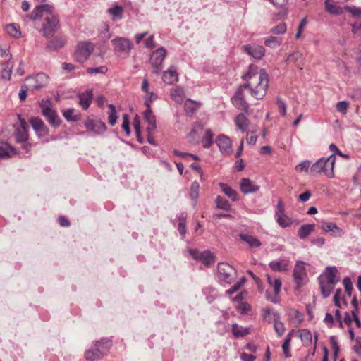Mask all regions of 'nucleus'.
<instances>
[{"mask_svg":"<svg viewBox=\"0 0 361 361\" xmlns=\"http://www.w3.org/2000/svg\"><path fill=\"white\" fill-rule=\"evenodd\" d=\"M31 19H43V33L46 37H50L58 29L59 19L53 12V7L49 4L39 5L32 12Z\"/></svg>","mask_w":361,"mask_h":361,"instance_id":"obj_1","label":"nucleus"},{"mask_svg":"<svg viewBox=\"0 0 361 361\" xmlns=\"http://www.w3.org/2000/svg\"><path fill=\"white\" fill-rule=\"evenodd\" d=\"M243 85L245 88H248L252 97L257 99H262L266 94L269 78L264 70H259V75H254L252 78L246 80Z\"/></svg>","mask_w":361,"mask_h":361,"instance_id":"obj_2","label":"nucleus"},{"mask_svg":"<svg viewBox=\"0 0 361 361\" xmlns=\"http://www.w3.org/2000/svg\"><path fill=\"white\" fill-rule=\"evenodd\" d=\"M111 346V340L103 338L95 341L94 345L85 352V357L89 361L98 360L107 355Z\"/></svg>","mask_w":361,"mask_h":361,"instance_id":"obj_3","label":"nucleus"},{"mask_svg":"<svg viewBox=\"0 0 361 361\" xmlns=\"http://www.w3.org/2000/svg\"><path fill=\"white\" fill-rule=\"evenodd\" d=\"M335 161L336 157L334 154H331L328 157H322L312 165L310 173L313 174L323 173L328 178H334Z\"/></svg>","mask_w":361,"mask_h":361,"instance_id":"obj_4","label":"nucleus"},{"mask_svg":"<svg viewBox=\"0 0 361 361\" xmlns=\"http://www.w3.org/2000/svg\"><path fill=\"white\" fill-rule=\"evenodd\" d=\"M337 272H322L318 277L321 293L324 298H328L336 284L339 281L340 277Z\"/></svg>","mask_w":361,"mask_h":361,"instance_id":"obj_5","label":"nucleus"},{"mask_svg":"<svg viewBox=\"0 0 361 361\" xmlns=\"http://www.w3.org/2000/svg\"><path fill=\"white\" fill-rule=\"evenodd\" d=\"M18 117L20 121V125L13 126L15 128L14 137L17 142H24L23 147L26 152H28L30 145L25 142L28 139L27 125L25 119L22 118L21 115L18 114Z\"/></svg>","mask_w":361,"mask_h":361,"instance_id":"obj_6","label":"nucleus"},{"mask_svg":"<svg viewBox=\"0 0 361 361\" xmlns=\"http://www.w3.org/2000/svg\"><path fill=\"white\" fill-rule=\"evenodd\" d=\"M39 105L42 109V114L46 118L50 125L57 127L61 123V120L56 111L50 107V99H42L39 102Z\"/></svg>","mask_w":361,"mask_h":361,"instance_id":"obj_7","label":"nucleus"},{"mask_svg":"<svg viewBox=\"0 0 361 361\" xmlns=\"http://www.w3.org/2000/svg\"><path fill=\"white\" fill-rule=\"evenodd\" d=\"M49 82V77L44 73H39L35 75L27 77L25 80L24 87L30 89V91H35L44 87Z\"/></svg>","mask_w":361,"mask_h":361,"instance_id":"obj_8","label":"nucleus"},{"mask_svg":"<svg viewBox=\"0 0 361 361\" xmlns=\"http://www.w3.org/2000/svg\"><path fill=\"white\" fill-rule=\"evenodd\" d=\"M94 49V45L90 42H80L78 44L74 54L75 60L84 63Z\"/></svg>","mask_w":361,"mask_h":361,"instance_id":"obj_9","label":"nucleus"},{"mask_svg":"<svg viewBox=\"0 0 361 361\" xmlns=\"http://www.w3.org/2000/svg\"><path fill=\"white\" fill-rule=\"evenodd\" d=\"M166 56V50L164 47H159L154 51L150 56L149 62L153 68V73L159 75L163 68V61Z\"/></svg>","mask_w":361,"mask_h":361,"instance_id":"obj_10","label":"nucleus"},{"mask_svg":"<svg viewBox=\"0 0 361 361\" xmlns=\"http://www.w3.org/2000/svg\"><path fill=\"white\" fill-rule=\"evenodd\" d=\"M188 252L193 259L201 261L207 267L214 262V256L209 250L200 252L197 249H190Z\"/></svg>","mask_w":361,"mask_h":361,"instance_id":"obj_11","label":"nucleus"},{"mask_svg":"<svg viewBox=\"0 0 361 361\" xmlns=\"http://www.w3.org/2000/svg\"><path fill=\"white\" fill-rule=\"evenodd\" d=\"M115 50L120 52L129 53L133 48V43L128 38L116 37L111 40Z\"/></svg>","mask_w":361,"mask_h":361,"instance_id":"obj_12","label":"nucleus"},{"mask_svg":"<svg viewBox=\"0 0 361 361\" xmlns=\"http://www.w3.org/2000/svg\"><path fill=\"white\" fill-rule=\"evenodd\" d=\"M269 284L273 286L274 292V298H272L269 290L266 291L265 295L268 300L276 304L278 300L275 298L279 295L281 288V281L279 278L272 279L269 274L267 275Z\"/></svg>","mask_w":361,"mask_h":361,"instance_id":"obj_13","label":"nucleus"},{"mask_svg":"<svg viewBox=\"0 0 361 361\" xmlns=\"http://www.w3.org/2000/svg\"><path fill=\"white\" fill-rule=\"evenodd\" d=\"M243 50L255 59H261L265 54V49L261 45L246 44L243 47Z\"/></svg>","mask_w":361,"mask_h":361,"instance_id":"obj_14","label":"nucleus"},{"mask_svg":"<svg viewBox=\"0 0 361 361\" xmlns=\"http://www.w3.org/2000/svg\"><path fill=\"white\" fill-rule=\"evenodd\" d=\"M30 123L37 134L39 136L47 135L49 133L48 128L46 127L44 121L39 117H32Z\"/></svg>","mask_w":361,"mask_h":361,"instance_id":"obj_15","label":"nucleus"},{"mask_svg":"<svg viewBox=\"0 0 361 361\" xmlns=\"http://www.w3.org/2000/svg\"><path fill=\"white\" fill-rule=\"evenodd\" d=\"M216 142L223 154L228 155L231 153V140L228 137L221 135L217 137Z\"/></svg>","mask_w":361,"mask_h":361,"instance_id":"obj_16","label":"nucleus"},{"mask_svg":"<svg viewBox=\"0 0 361 361\" xmlns=\"http://www.w3.org/2000/svg\"><path fill=\"white\" fill-rule=\"evenodd\" d=\"M85 126L89 130L97 134H101L106 130V124L102 121L87 120Z\"/></svg>","mask_w":361,"mask_h":361,"instance_id":"obj_17","label":"nucleus"},{"mask_svg":"<svg viewBox=\"0 0 361 361\" xmlns=\"http://www.w3.org/2000/svg\"><path fill=\"white\" fill-rule=\"evenodd\" d=\"M236 272H216L215 275L216 280L222 286L231 284L235 279Z\"/></svg>","mask_w":361,"mask_h":361,"instance_id":"obj_18","label":"nucleus"},{"mask_svg":"<svg viewBox=\"0 0 361 361\" xmlns=\"http://www.w3.org/2000/svg\"><path fill=\"white\" fill-rule=\"evenodd\" d=\"M144 118L147 122V131L149 135L157 128L156 118L153 114L151 107H147L144 112Z\"/></svg>","mask_w":361,"mask_h":361,"instance_id":"obj_19","label":"nucleus"},{"mask_svg":"<svg viewBox=\"0 0 361 361\" xmlns=\"http://www.w3.org/2000/svg\"><path fill=\"white\" fill-rule=\"evenodd\" d=\"M240 190L243 193L248 194L257 192L259 190V187L249 178H243L241 179Z\"/></svg>","mask_w":361,"mask_h":361,"instance_id":"obj_20","label":"nucleus"},{"mask_svg":"<svg viewBox=\"0 0 361 361\" xmlns=\"http://www.w3.org/2000/svg\"><path fill=\"white\" fill-rule=\"evenodd\" d=\"M322 229L325 232H331L335 237H341L344 234V231L333 222H324Z\"/></svg>","mask_w":361,"mask_h":361,"instance_id":"obj_21","label":"nucleus"},{"mask_svg":"<svg viewBox=\"0 0 361 361\" xmlns=\"http://www.w3.org/2000/svg\"><path fill=\"white\" fill-rule=\"evenodd\" d=\"M92 95L93 94L91 90H87L78 95L79 104L83 109H87L89 108L92 99Z\"/></svg>","mask_w":361,"mask_h":361,"instance_id":"obj_22","label":"nucleus"},{"mask_svg":"<svg viewBox=\"0 0 361 361\" xmlns=\"http://www.w3.org/2000/svg\"><path fill=\"white\" fill-rule=\"evenodd\" d=\"M293 279L297 290H299L308 282L307 272H293Z\"/></svg>","mask_w":361,"mask_h":361,"instance_id":"obj_23","label":"nucleus"},{"mask_svg":"<svg viewBox=\"0 0 361 361\" xmlns=\"http://www.w3.org/2000/svg\"><path fill=\"white\" fill-rule=\"evenodd\" d=\"M231 331L234 337L240 338L249 334L250 329L240 326L238 324L235 323L231 326Z\"/></svg>","mask_w":361,"mask_h":361,"instance_id":"obj_24","label":"nucleus"},{"mask_svg":"<svg viewBox=\"0 0 361 361\" xmlns=\"http://www.w3.org/2000/svg\"><path fill=\"white\" fill-rule=\"evenodd\" d=\"M221 191L229 198L231 199L232 201L235 202L238 200V195L235 190H234L232 188L224 183H219V184Z\"/></svg>","mask_w":361,"mask_h":361,"instance_id":"obj_25","label":"nucleus"},{"mask_svg":"<svg viewBox=\"0 0 361 361\" xmlns=\"http://www.w3.org/2000/svg\"><path fill=\"white\" fill-rule=\"evenodd\" d=\"M235 123L238 128L244 133L247 130L249 121L245 114H240L235 118Z\"/></svg>","mask_w":361,"mask_h":361,"instance_id":"obj_26","label":"nucleus"},{"mask_svg":"<svg viewBox=\"0 0 361 361\" xmlns=\"http://www.w3.org/2000/svg\"><path fill=\"white\" fill-rule=\"evenodd\" d=\"M331 0H325V10L331 15H341L343 13L342 8L334 3L331 2Z\"/></svg>","mask_w":361,"mask_h":361,"instance_id":"obj_27","label":"nucleus"},{"mask_svg":"<svg viewBox=\"0 0 361 361\" xmlns=\"http://www.w3.org/2000/svg\"><path fill=\"white\" fill-rule=\"evenodd\" d=\"M239 237L240 240L248 244L250 247H258L262 245L260 241L252 235L241 233L239 235Z\"/></svg>","mask_w":361,"mask_h":361,"instance_id":"obj_28","label":"nucleus"},{"mask_svg":"<svg viewBox=\"0 0 361 361\" xmlns=\"http://www.w3.org/2000/svg\"><path fill=\"white\" fill-rule=\"evenodd\" d=\"M314 224L301 226L298 232L299 238L301 239L306 238L314 231Z\"/></svg>","mask_w":361,"mask_h":361,"instance_id":"obj_29","label":"nucleus"},{"mask_svg":"<svg viewBox=\"0 0 361 361\" xmlns=\"http://www.w3.org/2000/svg\"><path fill=\"white\" fill-rule=\"evenodd\" d=\"M9 151L13 152V154H16V149L9 145L8 143H3L0 145V159H5L10 157Z\"/></svg>","mask_w":361,"mask_h":361,"instance_id":"obj_30","label":"nucleus"},{"mask_svg":"<svg viewBox=\"0 0 361 361\" xmlns=\"http://www.w3.org/2000/svg\"><path fill=\"white\" fill-rule=\"evenodd\" d=\"M13 62L8 60L4 64V68L1 70V78L6 80L11 79L12 73Z\"/></svg>","mask_w":361,"mask_h":361,"instance_id":"obj_31","label":"nucleus"},{"mask_svg":"<svg viewBox=\"0 0 361 361\" xmlns=\"http://www.w3.org/2000/svg\"><path fill=\"white\" fill-rule=\"evenodd\" d=\"M263 317L268 321L276 320L281 318V314L274 308H267L264 310Z\"/></svg>","mask_w":361,"mask_h":361,"instance_id":"obj_32","label":"nucleus"},{"mask_svg":"<svg viewBox=\"0 0 361 361\" xmlns=\"http://www.w3.org/2000/svg\"><path fill=\"white\" fill-rule=\"evenodd\" d=\"M215 203H216V207L220 209L230 211L231 209V205L228 202V201L220 195H218L216 197V198L215 200Z\"/></svg>","mask_w":361,"mask_h":361,"instance_id":"obj_33","label":"nucleus"},{"mask_svg":"<svg viewBox=\"0 0 361 361\" xmlns=\"http://www.w3.org/2000/svg\"><path fill=\"white\" fill-rule=\"evenodd\" d=\"M214 142V134L210 129H207L202 139V146L208 149Z\"/></svg>","mask_w":361,"mask_h":361,"instance_id":"obj_34","label":"nucleus"},{"mask_svg":"<svg viewBox=\"0 0 361 361\" xmlns=\"http://www.w3.org/2000/svg\"><path fill=\"white\" fill-rule=\"evenodd\" d=\"M163 80L167 84H171L178 80V75L175 71L168 70L163 73Z\"/></svg>","mask_w":361,"mask_h":361,"instance_id":"obj_35","label":"nucleus"},{"mask_svg":"<svg viewBox=\"0 0 361 361\" xmlns=\"http://www.w3.org/2000/svg\"><path fill=\"white\" fill-rule=\"evenodd\" d=\"M108 13L112 16L113 20H117L123 18V9L121 6L116 5L108 9Z\"/></svg>","mask_w":361,"mask_h":361,"instance_id":"obj_36","label":"nucleus"},{"mask_svg":"<svg viewBox=\"0 0 361 361\" xmlns=\"http://www.w3.org/2000/svg\"><path fill=\"white\" fill-rule=\"evenodd\" d=\"M300 337L304 345L307 346L312 343V336L311 332L306 329L300 331Z\"/></svg>","mask_w":361,"mask_h":361,"instance_id":"obj_37","label":"nucleus"},{"mask_svg":"<svg viewBox=\"0 0 361 361\" xmlns=\"http://www.w3.org/2000/svg\"><path fill=\"white\" fill-rule=\"evenodd\" d=\"M281 43L282 39L281 37H279L271 36L264 40L265 46L272 49L280 46Z\"/></svg>","mask_w":361,"mask_h":361,"instance_id":"obj_38","label":"nucleus"},{"mask_svg":"<svg viewBox=\"0 0 361 361\" xmlns=\"http://www.w3.org/2000/svg\"><path fill=\"white\" fill-rule=\"evenodd\" d=\"M302 55L300 52H299L298 51H294L293 53L290 54L288 57V61L293 62L296 66H298L300 68H302L301 66L302 65Z\"/></svg>","mask_w":361,"mask_h":361,"instance_id":"obj_39","label":"nucleus"},{"mask_svg":"<svg viewBox=\"0 0 361 361\" xmlns=\"http://www.w3.org/2000/svg\"><path fill=\"white\" fill-rule=\"evenodd\" d=\"M108 106L109 109L108 121L111 126H114L116 123V121L118 118L116 107L112 104H109Z\"/></svg>","mask_w":361,"mask_h":361,"instance_id":"obj_40","label":"nucleus"},{"mask_svg":"<svg viewBox=\"0 0 361 361\" xmlns=\"http://www.w3.org/2000/svg\"><path fill=\"white\" fill-rule=\"evenodd\" d=\"M6 32L14 38H19L21 32L18 29V26L15 24H10L6 27Z\"/></svg>","mask_w":361,"mask_h":361,"instance_id":"obj_41","label":"nucleus"},{"mask_svg":"<svg viewBox=\"0 0 361 361\" xmlns=\"http://www.w3.org/2000/svg\"><path fill=\"white\" fill-rule=\"evenodd\" d=\"M233 104L238 109L243 110L245 112H247L249 105L246 102L245 99H238L236 98H232Z\"/></svg>","mask_w":361,"mask_h":361,"instance_id":"obj_42","label":"nucleus"},{"mask_svg":"<svg viewBox=\"0 0 361 361\" xmlns=\"http://www.w3.org/2000/svg\"><path fill=\"white\" fill-rule=\"evenodd\" d=\"M199 188L200 185L197 181L192 183L190 186V197L194 200V205L196 204L197 200L199 197Z\"/></svg>","mask_w":361,"mask_h":361,"instance_id":"obj_43","label":"nucleus"},{"mask_svg":"<svg viewBox=\"0 0 361 361\" xmlns=\"http://www.w3.org/2000/svg\"><path fill=\"white\" fill-rule=\"evenodd\" d=\"M197 103L192 99H188L185 102L184 108L188 115L192 114L197 109Z\"/></svg>","mask_w":361,"mask_h":361,"instance_id":"obj_44","label":"nucleus"},{"mask_svg":"<svg viewBox=\"0 0 361 361\" xmlns=\"http://www.w3.org/2000/svg\"><path fill=\"white\" fill-rule=\"evenodd\" d=\"M183 90L179 87L173 88L171 90V96L172 99L178 103L183 102Z\"/></svg>","mask_w":361,"mask_h":361,"instance_id":"obj_45","label":"nucleus"},{"mask_svg":"<svg viewBox=\"0 0 361 361\" xmlns=\"http://www.w3.org/2000/svg\"><path fill=\"white\" fill-rule=\"evenodd\" d=\"M259 75V70L258 68L255 66L251 65L250 66L248 72L242 76V79L243 80H246L248 79L252 78L254 75Z\"/></svg>","mask_w":361,"mask_h":361,"instance_id":"obj_46","label":"nucleus"},{"mask_svg":"<svg viewBox=\"0 0 361 361\" xmlns=\"http://www.w3.org/2000/svg\"><path fill=\"white\" fill-rule=\"evenodd\" d=\"M285 215H286V213H285V209H284L283 202L281 200H279L277 203L276 210L275 212L276 221H277L278 219H280Z\"/></svg>","mask_w":361,"mask_h":361,"instance_id":"obj_47","label":"nucleus"},{"mask_svg":"<svg viewBox=\"0 0 361 361\" xmlns=\"http://www.w3.org/2000/svg\"><path fill=\"white\" fill-rule=\"evenodd\" d=\"M274 322V328L277 334V336L281 337L285 331V326L283 322L280 321V319L273 321Z\"/></svg>","mask_w":361,"mask_h":361,"instance_id":"obj_48","label":"nucleus"},{"mask_svg":"<svg viewBox=\"0 0 361 361\" xmlns=\"http://www.w3.org/2000/svg\"><path fill=\"white\" fill-rule=\"evenodd\" d=\"M276 222L281 227L287 228L293 224V220L286 214L280 219H278Z\"/></svg>","mask_w":361,"mask_h":361,"instance_id":"obj_49","label":"nucleus"},{"mask_svg":"<svg viewBox=\"0 0 361 361\" xmlns=\"http://www.w3.org/2000/svg\"><path fill=\"white\" fill-rule=\"evenodd\" d=\"M107 67L102 66L100 67H96V68H88L87 69V72L89 74H97V73H102L104 74L107 72Z\"/></svg>","mask_w":361,"mask_h":361,"instance_id":"obj_50","label":"nucleus"},{"mask_svg":"<svg viewBox=\"0 0 361 361\" xmlns=\"http://www.w3.org/2000/svg\"><path fill=\"white\" fill-rule=\"evenodd\" d=\"M286 31V25L284 23H280L274 27L271 30V32L274 34L281 35L285 33Z\"/></svg>","mask_w":361,"mask_h":361,"instance_id":"obj_51","label":"nucleus"},{"mask_svg":"<svg viewBox=\"0 0 361 361\" xmlns=\"http://www.w3.org/2000/svg\"><path fill=\"white\" fill-rule=\"evenodd\" d=\"M276 104L279 106L280 114L282 116H285L286 115V109H287L286 102L283 100H282L281 98L277 97L276 98Z\"/></svg>","mask_w":361,"mask_h":361,"instance_id":"obj_52","label":"nucleus"},{"mask_svg":"<svg viewBox=\"0 0 361 361\" xmlns=\"http://www.w3.org/2000/svg\"><path fill=\"white\" fill-rule=\"evenodd\" d=\"M343 283L347 294L350 296L353 288L350 279L348 277L344 278L343 280Z\"/></svg>","mask_w":361,"mask_h":361,"instance_id":"obj_53","label":"nucleus"},{"mask_svg":"<svg viewBox=\"0 0 361 361\" xmlns=\"http://www.w3.org/2000/svg\"><path fill=\"white\" fill-rule=\"evenodd\" d=\"M63 46V42L62 39L60 38L54 39L48 44V47L53 48L54 49H59L61 48Z\"/></svg>","mask_w":361,"mask_h":361,"instance_id":"obj_54","label":"nucleus"},{"mask_svg":"<svg viewBox=\"0 0 361 361\" xmlns=\"http://www.w3.org/2000/svg\"><path fill=\"white\" fill-rule=\"evenodd\" d=\"M345 10L347 11L350 12V13H352V15L354 17H357V18L361 17V8H357L354 6H346Z\"/></svg>","mask_w":361,"mask_h":361,"instance_id":"obj_55","label":"nucleus"},{"mask_svg":"<svg viewBox=\"0 0 361 361\" xmlns=\"http://www.w3.org/2000/svg\"><path fill=\"white\" fill-rule=\"evenodd\" d=\"M237 310L242 314H247L251 310L250 305L247 302H241Z\"/></svg>","mask_w":361,"mask_h":361,"instance_id":"obj_56","label":"nucleus"},{"mask_svg":"<svg viewBox=\"0 0 361 361\" xmlns=\"http://www.w3.org/2000/svg\"><path fill=\"white\" fill-rule=\"evenodd\" d=\"M147 94H149V96L145 99V105L146 106V107H151V103L157 99V96L155 93L152 92H149V93Z\"/></svg>","mask_w":361,"mask_h":361,"instance_id":"obj_57","label":"nucleus"},{"mask_svg":"<svg viewBox=\"0 0 361 361\" xmlns=\"http://www.w3.org/2000/svg\"><path fill=\"white\" fill-rule=\"evenodd\" d=\"M122 128L124 130V131L128 135L130 134V130L129 127V120L128 116L127 114H124L123 116Z\"/></svg>","mask_w":361,"mask_h":361,"instance_id":"obj_58","label":"nucleus"},{"mask_svg":"<svg viewBox=\"0 0 361 361\" xmlns=\"http://www.w3.org/2000/svg\"><path fill=\"white\" fill-rule=\"evenodd\" d=\"M310 166V161H303L296 166V169L301 171H307Z\"/></svg>","mask_w":361,"mask_h":361,"instance_id":"obj_59","label":"nucleus"},{"mask_svg":"<svg viewBox=\"0 0 361 361\" xmlns=\"http://www.w3.org/2000/svg\"><path fill=\"white\" fill-rule=\"evenodd\" d=\"M307 269H310V264L302 261H298L295 264V271H305Z\"/></svg>","mask_w":361,"mask_h":361,"instance_id":"obj_60","label":"nucleus"},{"mask_svg":"<svg viewBox=\"0 0 361 361\" xmlns=\"http://www.w3.org/2000/svg\"><path fill=\"white\" fill-rule=\"evenodd\" d=\"M348 104L347 102H345V101H341V102L337 103V104H336V109L338 111H340V112L345 114L346 111H347V109H348Z\"/></svg>","mask_w":361,"mask_h":361,"instance_id":"obj_61","label":"nucleus"},{"mask_svg":"<svg viewBox=\"0 0 361 361\" xmlns=\"http://www.w3.org/2000/svg\"><path fill=\"white\" fill-rule=\"evenodd\" d=\"M74 113L73 109H68L63 113V116L67 121H76V116H73V114Z\"/></svg>","mask_w":361,"mask_h":361,"instance_id":"obj_62","label":"nucleus"},{"mask_svg":"<svg viewBox=\"0 0 361 361\" xmlns=\"http://www.w3.org/2000/svg\"><path fill=\"white\" fill-rule=\"evenodd\" d=\"M154 35H151L145 42V47L147 49H153L155 47L156 44L154 41Z\"/></svg>","mask_w":361,"mask_h":361,"instance_id":"obj_63","label":"nucleus"},{"mask_svg":"<svg viewBox=\"0 0 361 361\" xmlns=\"http://www.w3.org/2000/svg\"><path fill=\"white\" fill-rule=\"evenodd\" d=\"M290 343H288V342H283L282 344V349L284 353V356L286 358L290 357L292 356L291 353L290 351Z\"/></svg>","mask_w":361,"mask_h":361,"instance_id":"obj_64","label":"nucleus"}]
</instances>
